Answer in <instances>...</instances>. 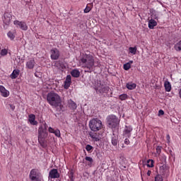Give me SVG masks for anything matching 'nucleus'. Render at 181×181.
Segmentation results:
<instances>
[{
	"instance_id": "33",
	"label": "nucleus",
	"mask_w": 181,
	"mask_h": 181,
	"mask_svg": "<svg viewBox=\"0 0 181 181\" xmlns=\"http://www.w3.org/2000/svg\"><path fill=\"white\" fill-rule=\"evenodd\" d=\"M93 149H94V148L91 145H90V144H87L86 146V150L89 153H91V152H93Z\"/></svg>"
},
{
	"instance_id": "14",
	"label": "nucleus",
	"mask_w": 181,
	"mask_h": 181,
	"mask_svg": "<svg viewBox=\"0 0 181 181\" xmlns=\"http://www.w3.org/2000/svg\"><path fill=\"white\" fill-rule=\"evenodd\" d=\"M0 93L2 97H9V92L5 88V87H4V86H0Z\"/></svg>"
},
{
	"instance_id": "18",
	"label": "nucleus",
	"mask_w": 181,
	"mask_h": 181,
	"mask_svg": "<svg viewBox=\"0 0 181 181\" xmlns=\"http://www.w3.org/2000/svg\"><path fill=\"white\" fill-rule=\"evenodd\" d=\"M21 73V70L19 69H14L11 74L10 75V77L12 80H15V78H18V76H19Z\"/></svg>"
},
{
	"instance_id": "13",
	"label": "nucleus",
	"mask_w": 181,
	"mask_h": 181,
	"mask_svg": "<svg viewBox=\"0 0 181 181\" xmlns=\"http://www.w3.org/2000/svg\"><path fill=\"white\" fill-rule=\"evenodd\" d=\"M70 86H71V76L67 75L64 82V88L65 90H69Z\"/></svg>"
},
{
	"instance_id": "4",
	"label": "nucleus",
	"mask_w": 181,
	"mask_h": 181,
	"mask_svg": "<svg viewBox=\"0 0 181 181\" xmlns=\"http://www.w3.org/2000/svg\"><path fill=\"white\" fill-rule=\"evenodd\" d=\"M30 181H42L43 179V175H42V173L37 168H33L30 171L29 174Z\"/></svg>"
},
{
	"instance_id": "9",
	"label": "nucleus",
	"mask_w": 181,
	"mask_h": 181,
	"mask_svg": "<svg viewBox=\"0 0 181 181\" xmlns=\"http://www.w3.org/2000/svg\"><path fill=\"white\" fill-rule=\"evenodd\" d=\"M13 25L16 26V28H19L21 30H28V25L25 21H19L16 20L13 21Z\"/></svg>"
},
{
	"instance_id": "21",
	"label": "nucleus",
	"mask_w": 181,
	"mask_h": 181,
	"mask_svg": "<svg viewBox=\"0 0 181 181\" xmlns=\"http://www.w3.org/2000/svg\"><path fill=\"white\" fill-rule=\"evenodd\" d=\"M158 25V23L156 22V21L153 20V19H151L148 21V28L149 29H153L155 28V26H156Z\"/></svg>"
},
{
	"instance_id": "44",
	"label": "nucleus",
	"mask_w": 181,
	"mask_h": 181,
	"mask_svg": "<svg viewBox=\"0 0 181 181\" xmlns=\"http://www.w3.org/2000/svg\"><path fill=\"white\" fill-rule=\"evenodd\" d=\"M152 173V171H151V170H148V172H147V175L148 176H151V174Z\"/></svg>"
},
{
	"instance_id": "2",
	"label": "nucleus",
	"mask_w": 181,
	"mask_h": 181,
	"mask_svg": "<svg viewBox=\"0 0 181 181\" xmlns=\"http://www.w3.org/2000/svg\"><path fill=\"white\" fill-rule=\"evenodd\" d=\"M47 101L52 107H59L62 104V98L54 92H49L47 95Z\"/></svg>"
},
{
	"instance_id": "41",
	"label": "nucleus",
	"mask_w": 181,
	"mask_h": 181,
	"mask_svg": "<svg viewBox=\"0 0 181 181\" xmlns=\"http://www.w3.org/2000/svg\"><path fill=\"white\" fill-rule=\"evenodd\" d=\"M165 115V112L162 110H160L158 111V116H160V115Z\"/></svg>"
},
{
	"instance_id": "46",
	"label": "nucleus",
	"mask_w": 181,
	"mask_h": 181,
	"mask_svg": "<svg viewBox=\"0 0 181 181\" xmlns=\"http://www.w3.org/2000/svg\"><path fill=\"white\" fill-rule=\"evenodd\" d=\"M167 139L169 141L170 139V136L169 134L167 135Z\"/></svg>"
},
{
	"instance_id": "8",
	"label": "nucleus",
	"mask_w": 181,
	"mask_h": 181,
	"mask_svg": "<svg viewBox=\"0 0 181 181\" xmlns=\"http://www.w3.org/2000/svg\"><path fill=\"white\" fill-rule=\"evenodd\" d=\"M50 57L52 60H59L60 57V51L57 48H52L50 50Z\"/></svg>"
},
{
	"instance_id": "32",
	"label": "nucleus",
	"mask_w": 181,
	"mask_h": 181,
	"mask_svg": "<svg viewBox=\"0 0 181 181\" xmlns=\"http://www.w3.org/2000/svg\"><path fill=\"white\" fill-rule=\"evenodd\" d=\"M7 36L11 40H13V39H15V31H9L7 33Z\"/></svg>"
},
{
	"instance_id": "42",
	"label": "nucleus",
	"mask_w": 181,
	"mask_h": 181,
	"mask_svg": "<svg viewBox=\"0 0 181 181\" xmlns=\"http://www.w3.org/2000/svg\"><path fill=\"white\" fill-rule=\"evenodd\" d=\"M156 152H157V153H160V152H161L160 146H157Z\"/></svg>"
},
{
	"instance_id": "47",
	"label": "nucleus",
	"mask_w": 181,
	"mask_h": 181,
	"mask_svg": "<svg viewBox=\"0 0 181 181\" xmlns=\"http://www.w3.org/2000/svg\"><path fill=\"white\" fill-rule=\"evenodd\" d=\"M146 164L143 161V166H145Z\"/></svg>"
},
{
	"instance_id": "19",
	"label": "nucleus",
	"mask_w": 181,
	"mask_h": 181,
	"mask_svg": "<svg viewBox=\"0 0 181 181\" xmlns=\"http://www.w3.org/2000/svg\"><path fill=\"white\" fill-rule=\"evenodd\" d=\"M164 88L167 93H170V91L172 90V85L170 84V82H169L168 81H165Z\"/></svg>"
},
{
	"instance_id": "17",
	"label": "nucleus",
	"mask_w": 181,
	"mask_h": 181,
	"mask_svg": "<svg viewBox=\"0 0 181 181\" xmlns=\"http://www.w3.org/2000/svg\"><path fill=\"white\" fill-rule=\"evenodd\" d=\"M28 121L31 125H37V122L35 119H36V116L33 114H31L28 116Z\"/></svg>"
},
{
	"instance_id": "43",
	"label": "nucleus",
	"mask_w": 181,
	"mask_h": 181,
	"mask_svg": "<svg viewBox=\"0 0 181 181\" xmlns=\"http://www.w3.org/2000/svg\"><path fill=\"white\" fill-rule=\"evenodd\" d=\"M10 108L13 111V110H15V105H11Z\"/></svg>"
},
{
	"instance_id": "35",
	"label": "nucleus",
	"mask_w": 181,
	"mask_h": 181,
	"mask_svg": "<svg viewBox=\"0 0 181 181\" xmlns=\"http://www.w3.org/2000/svg\"><path fill=\"white\" fill-rule=\"evenodd\" d=\"M124 70H129L131 69V65H129V63H126L123 65Z\"/></svg>"
},
{
	"instance_id": "7",
	"label": "nucleus",
	"mask_w": 181,
	"mask_h": 181,
	"mask_svg": "<svg viewBox=\"0 0 181 181\" xmlns=\"http://www.w3.org/2000/svg\"><path fill=\"white\" fill-rule=\"evenodd\" d=\"M95 90L98 91L100 94H104L108 93L110 91V86H107L101 83V81H98L95 84Z\"/></svg>"
},
{
	"instance_id": "11",
	"label": "nucleus",
	"mask_w": 181,
	"mask_h": 181,
	"mask_svg": "<svg viewBox=\"0 0 181 181\" xmlns=\"http://www.w3.org/2000/svg\"><path fill=\"white\" fill-rule=\"evenodd\" d=\"M11 21H12V14L9 12H5L3 18L4 23L7 26H9Z\"/></svg>"
},
{
	"instance_id": "36",
	"label": "nucleus",
	"mask_w": 181,
	"mask_h": 181,
	"mask_svg": "<svg viewBox=\"0 0 181 181\" xmlns=\"http://www.w3.org/2000/svg\"><path fill=\"white\" fill-rule=\"evenodd\" d=\"M54 134L55 136H57V138H60L61 134H60V130H59V129H57L56 130H54Z\"/></svg>"
},
{
	"instance_id": "37",
	"label": "nucleus",
	"mask_w": 181,
	"mask_h": 181,
	"mask_svg": "<svg viewBox=\"0 0 181 181\" xmlns=\"http://www.w3.org/2000/svg\"><path fill=\"white\" fill-rule=\"evenodd\" d=\"M1 56H6L8 54V49H4L1 51Z\"/></svg>"
},
{
	"instance_id": "3",
	"label": "nucleus",
	"mask_w": 181,
	"mask_h": 181,
	"mask_svg": "<svg viewBox=\"0 0 181 181\" xmlns=\"http://www.w3.org/2000/svg\"><path fill=\"white\" fill-rule=\"evenodd\" d=\"M89 127L93 132H98L103 129V122L98 118H93L89 122Z\"/></svg>"
},
{
	"instance_id": "15",
	"label": "nucleus",
	"mask_w": 181,
	"mask_h": 181,
	"mask_svg": "<svg viewBox=\"0 0 181 181\" xmlns=\"http://www.w3.org/2000/svg\"><path fill=\"white\" fill-rule=\"evenodd\" d=\"M89 136H90L94 142H98V141L101 139V138H100V136L95 132H90L89 134Z\"/></svg>"
},
{
	"instance_id": "23",
	"label": "nucleus",
	"mask_w": 181,
	"mask_h": 181,
	"mask_svg": "<svg viewBox=\"0 0 181 181\" xmlns=\"http://www.w3.org/2000/svg\"><path fill=\"white\" fill-rule=\"evenodd\" d=\"M55 67H57V69H59V70H63V69H66V66H64L63 62L60 61L55 62Z\"/></svg>"
},
{
	"instance_id": "10",
	"label": "nucleus",
	"mask_w": 181,
	"mask_h": 181,
	"mask_svg": "<svg viewBox=\"0 0 181 181\" xmlns=\"http://www.w3.org/2000/svg\"><path fill=\"white\" fill-rule=\"evenodd\" d=\"M60 177V173H59V171L56 168L52 169L49 173V180L52 179H59Z\"/></svg>"
},
{
	"instance_id": "26",
	"label": "nucleus",
	"mask_w": 181,
	"mask_h": 181,
	"mask_svg": "<svg viewBox=\"0 0 181 181\" xmlns=\"http://www.w3.org/2000/svg\"><path fill=\"white\" fill-rule=\"evenodd\" d=\"M69 108H71V110H76L77 104H76V103H74V101H73L72 100H70L69 101Z\"/></svg>"
},
{
	"instance_id": "34",
	"label": "nucleus",
	"mask_w": 181,
	"mask_h": 181,
	"mask_svg": "<svg viewBox=\"0 0 181 181\" xmlns=\"http://www.w3.org/2000/svg\"><path fill=\"white\" fill-rule=\"evenodd\" d=\"M119 98L121 100V101H124L128 98V95L124 93L119 96Z\"/></svg>"
},
{
	"instance_id": "48",
	"label": "nucleus",
	"mask_w": 181,
	"mask_h": 181,
	"mask_svg": "<svg viewBox=\"0 0 181 181\" xmlns=\"http://www.w3.org/2000/svg\"><path fill=\"white\" fill-rule=\"evenodd\" d=\"M122 148H125V146L122 144Z\"/></svg>"
},
{
	"instance_id": "49",
	"label": "nucleus",
	"mask_w": 181,
	"mask_h": 181,
	"mask_svg": "<svg viewBox=\"0 0 181 181\" xmlns=\"http://www.w3.org/2000/svg\"><path fill=\"white\" fill-rule=\"evenodd\" d=\"M141 177H142V173H141Z\"/></svg>"
},
{
	"instance_id": "39",
	"label": "nucleus",
	"mask_w": 181,
	"mask_h": 181,
	"mask_svg": "<svg viewBox=\"0 0 181 181\" xmlns=\"http://www.w3.org/2000/svg\"><path fill=\"white\" fill-rule=\"evenodd\" d=\"M124 144L125 145H129V144H131V141H129V139H127V138H126L125 139H124Z\"/></svg>"
},
{
	"instance_id": "27",
	"label": "nucleus",
	"mask_w": 181,
	"mask_h": 181,
	"mask_svg": "<svg viewBox=\"0 0 181 181\" xmlns=\"http://www.w3.org/2000/svg\"><path fill=\"white\" fill-rule=\"evenodd\" d=\"M93 9V4H88L83 10L84 13H88Z\"/></svg>"
},
{
	"instance_id": "30",
	"label": "nucleus",
	"mask_w": 181,
	"mask_h": 181,
	"mask_svg": "<svg viewBox=\"0 0 181 181\" xmlns=\"http://www.w3.org/2000/svg\"><path fill=\"white\" fill-rule=\"evenodd\" d=\"M154 163H155V161L152 159H148L147 161H146V166L148 168H153L154 166Z\"/></svg>"
},
{
	"instance_id": "6",
	"label": "nucleus",
	"mask_w": 181,
	"mask_h": 181,
	"mask_svg": "<svg viewBox=\"0 0 181 181\" xmlns=\"http://www.w3.org/2000/svg\"><path fill=\"white\" fill-rule=\"evenodd\" d=\"M119 122L118 117L114 115H110L107 117V124L109 128H117Z\"/></svg>"
},
{
	"instance_id": "45",
	"label": "nucleus",
	"mask_w": 181,
	"mask_h": 181,
	"mask_svg": "<svg viewBox=\"0 0 181 181\" xmlns=\"http://www.w3.org/2000/svg\"><path fill=\"white\" fill-rule=\"evenodd\" d=\"M129 64V66H131V64H132V63H134V61H129V62H127Z\"/></svg>"
},
{
	"instance_id": "20",
	"label": "nucleus",
	"mask_w": 181,
	"mask_h": 181,
	"mask_svg": "<svg viewBox=\"0 0 181 181\" xmlns=\"http://www.w3.org/2000/svg\"><path fill=\"white\" fill-rule=\"evenodd\" d=\"M118 136L113 134L111 139L112 145H113V146H117V145H118Z\"/></svg>"
},
{
	"instance_id": "12",
	"label": "nucleus",
	"mask_w": 181,
	"mask_h": 181,
	"mask_svg": "<svg viewBox=\"0 0 181 181\" xmlns=\"http://www.w3.org/2000/svg\"><path fill=\"white\" fill-rule=\"evenodd\" d=\"M133 131L132 126H125V128L123 131V136H124L126 138H131V133Z\"/></svg>"
},
{
	"instance_id": "28",
	"label": "nucleus",
	"mask_w": 181,
	"mask_h": 181,
	"mask_svg": "<svg viewBox=\"0 0 181 181\" xmlns=\"http://www.w3.org/2000/svg\"><path fill=\"white\" fill-rule=\"evenodd\" d=\"M126 87L127 88H128V90H135V88H136V84L129 83H127Z\"/></svg>"
},
{
	"instance_id": "38",
	"label": "nucleus",
	"mask_w": 181,
	"mask_h": 181,
	"mask_svg": "<svg viewBox=\"0 0 181 181\" xmlns=\"http://www.w3.org/2000/svg\"><path fill=\"white\" fill-rule=\"evenodd\" d=\"M155 181H163V178H162V175H157L155 177Z\"/></svg>"
},
{
	"instance_id": "29",
	"label": "nucleus",
	"mask_w": 181,
	"mask_h": 181,
	"mask_svg": "<svg viewBox=\"0 0 181 181\" xmlns=\"http://www.w3.org/2000/svg\"><path fill=\"white\" fill-rule=\"evenodd\" d=\"M174 49L176 52H181V40L175 44Z\"/></svg>"
},
{
	"instance_id": "1",
	"label": "nucleus",
	"mask_w": 181,
	"mask_h": 181,
	"mask_svg": "<svg viewBox=\"0 0 181 181\" xmlns=\"http://www.w3.org/2000/svg\"><path fill=\"white\" fill-rule=\"evenodd\" d=\"M79 63L82 66V68L85 69L86 73H91L94 67V57L90 54H83Z\"/></svg>"
},
{
	"instance_id": "22",
	"label": "nucleus",
	"mask_w": 181,
	"mask_h": 181,
	"mask_svg": "<svg viewBox=\"0 0 181 181\" xmlns=\"http://www.w3.org/2000/svg\"><path fill=\"white\" fill-rule=\"evenodd\" d=\"M26 67H28V69H29L30 70H32V69H33V67H35V60L31 59V60L27 62Z\"/></svg>"
},
{
	"instance_id": "16",
	"label": "nucleus",
	"mask_w": 181,
	"mask_h": 181,
	"mask_svg": "<svg viewBox=\"0 0 181 181\" xmlns=\"http://www.w3.org/2000/svg\"><path fill=\"white\" fill-rule=\"evenodd\" d=\"M160 173H161L163 175H168V173H169V169L165 164H163L160 167Z\"/></svg>"
},
{
	"instance_id": "40",
	"label": "nucleus",
	"mask_w": 181,
	"mask_h": 181,
	"mask_svg": "<svg viewBox=\"0 0 181 181\" xmlns=\"http://www.w3.org/2000/svg\"><path fill=\"white\" fill-rule=\"evenodd\" d=\"M48 131L49 132H50V134H54V129L52 128V127H49L48 128Z\"/></svg>"
},
{
	"instance_id": "24",
	"label": "nucleus",
	"mask_w": 181,
	"mask_h": 181,
	"mask_svg": "<svg viewBox=\"0 0 181 181\" xmlns=\"http://www.w3.org/2000/svg\"><path fill=\"white\" fill-rule=\"evenodd\" d=\"M71 76L72 77H75L76 78H78V77H80V71L78 69H74L71 71Z\"/></svg>"
},
{
	"instance_id": "31",
	"label": "nucleus",
	"mask_w": 181,
	"mask_h": 181,
	"mask_svg": "<svg viewBox=\"0 0 181 181\" xmlns=\"http://www.w3.org/2000/svg\"><path fill=\"white\" fill-rule=\"evenodd\" d=\"M136 50H138V49L136 48V47H129V53H131L132 54H136Z\"/></svg>"
},
{
	"instance_id": "5",
	"label": "nucleus",
	"mask_w": 181,
	"mask_h": 181,
	"mask_svg": "<svg viewBox=\"0 0 181 181\" xmlns=\"http://www.w3.org/2000/svg\"><path fill=\"white\" fill-rule=\"evenodd\" d=\"M46 138H47V132L43 128L38 129V142L42 148H46Z\"/></svg>"
},
{
	"instance_id": "25",
	"label": "nucleus",
	"mask_w": 181,
	"mask_h": 181,
	"mask_svg": "<svg viewBox=\"0 0 181 181\" xmlns=\"http://www.w3.org/2000/svg\"><path fill=\"white\" fill-rule=\"evenodd\" d=\"M85 160H87V165L88 166H89V168H91V166H93V163L94 162V160L93 159V158L89 157V156H86L85 157Z\"/></svg>"
}]
</instances>
